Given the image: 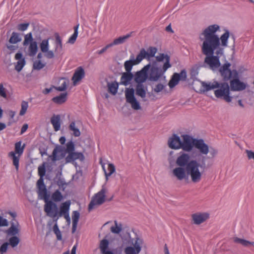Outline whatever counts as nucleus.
Returning <instances> with one entry per match:
<instances>
[{
    "instance_id": "nucleus-1",
    "label": "nucleus",
    "mask_w": 254,
    "mask_h": 254,
    "mask_svg": "<svg viewBox=\"0 0 254 254\" xmlns=\"http://www.w3.org/2000/svg\"><path fill=\"white\" fill-rule=\"evenodd\" d=\"M219 26L213 24L206 28L199 36V39L203 41L201 45L202 53L206 56L204 60V66L208 65L210 69L215 70L220 66V57L223 54V47L228 46V40L230 32L226 30L219 38L216 32L219 29Z\"/></svg>"
},
{
    "instance_id": "nucleus-2",
    "label": "nucleus",
    "mask_w": 254,
    "mask_h": 254,
    "mask_svg": "<svg viewBox=\"0 0 254 254\" xmlns=\"http://www.w3.org/2000/svg\"><path fill=\"white\" fill-rule=\"evenodd\" d=\"M176 163L180 167L186 166L187 175L190 176L192 182L198 183L201 180L202 174L199 170L200 165L195 160H190L189 154L181 152L176 159Z\"/></svg>"
},
{
    "instance_id": "nucleus-3",
    "label": "nucleus",
    "mask_w": 254,
    "mask_h": 254,
    "mask_svg": "<svg viewBox=\"0 0 254 254\" xmlns=\"http://www.w3.org/2000/svg\"><path fill=\"white\" fill-rule=\"evenodd\" d=\"M38 197L41 199H44L45 204L44 205V211L46 213L47 216H50L53 214V210L57 209V204L52 201L49 200V194H48L46 187L38 188Z\"/></svg>"
},
{
    "instance_id": "nucleus-4",
    "label": "nucleus",
    "mask_w": 254,
    "mask_h": 254,
    "mask_svg": "<svg viewBox=\"0 0 254 254\" xmlns=\"http://www.w3.org/2000/svg\"><path fill=\"white\" fill-rule=\"evenodd\" d=\"M171 65L168 63V61L165 63L163 65L162 68L157 65L156 62L153 63L152 65H150L148 75V79L151 81H157L161 77L166 71L170 67Z\"/></svg>"
},
{
    "instance_id": "nucleus-5",
    "label": "nucleus",
    "mask_w": 254,
    "mask_h": 254,
    "mask_svg": "<svg viewBox=\"0 0 254 254\" xmlns=\"http://www.w3.org/2000/svg\"><path fill=\"white\" fill-rule=\"evenodd\" d=\"M214 90V95L218 99L224 100L227 103L232 101L233 97L230 96V89L228 83L218 82V87Z\"/></svg>"
},
{
    "instance_id": "nucleus-6",
    "label": "nucleus",
    "mask_w": 254,
    "mask_h": 254,
    "mask_svg": "<svg viewBox=\"0 0 254 254\" xmlns=\"http://www.w3.org/2000/svg\"><path fill=\"white\" fill-rule=\"evenodd\" d=\"M106 193V188L102 187V189L93 196L88 205V210L89 211H91L95 206L100 205L105 201Z\"/></svg>"
},
{
    "instance_id": "nucleus-7",
    "label": "nucleus",
    "mask_w": 254,
    "mask_h": 254,
    "mask_svg": "<svg viewBox=\"0 0 254 254\" xmlns=\"http://www.w3.org/2000/svg\"><path fill=\"white\" fill-rule=\"evenodd\" d=\"M230 66L231 64L227 62L219 68V72L225 81H227L231 78L238 77V71L236 69L231 70L230 69Z\"/></svg>"
},
{
    "instance_id": "nucleus-8",
    "label": "nucleus",
    "mask_w": 254,
    "mask_h": 254,
    "mask_svg": "<svg viewBox=\"0 0 254 254\" xmlns=\"http://www.w3.org/2000/svg\"><path fill=\"white\" fill-rule=\"evenodd\" d=\"M21 41L20 34L17 32H13L8 41L6 43V47L9 54L14 53L18 49L17 43Z\"/></svg>"
},
{
    "instance_id": "nucleus-9",
    "label": "nucleus",
    "mask_w": 254,
    "mask_h": 254,
    "mask_svg": "<svg viewBox=\"0 0 254 254\" xmlns=\"http://www.w3.org/2000/svg\"><path fill=\"white\" fill-rule=\"evenodd\" d=\"M20 242V238L17 236H13L8 237V241L4 242L0 246V254H3L7 252L8 246L14 249L17 247Z\"/></svg>"
},
{
    "instance_id": "nucleus-10",
    "label": "nucleus",
    "mask_w": 254,
    "mask_h": 254,
    "mask_svg": "<svg viewBox=\"0 0 254 254\" xmlns=\"http://www.w3.org/2000/svg\"><path fill=\"white\" fill-rule=\"evenodd\" d=\"M182 138L181 149L186 152H190L194 146L196 138L188 134L182 135Z\"/></svg>"
},
{
    "instance_id": "nucleus-11",
    "label": "nucleus",
    "mask_w": 254,
    "mask_h": 254,
    "mask_svg": "<svg viewBox=\"0 0 254 254\" xmlns=\"http://www.w3.org/2000/svg\"><path fill=\"white\" fill-rule=\"evenodd\" d=\"M126 101L130 104L131 107L136 110L141 108L139 102L134 97V90L133 88H127L125 91Z\"/></svg>"
},
{
    "instance_id": "nucleus-12",
    "label": "nucleus",
    "mask_w": 254,
    "mask_h": 254,
    "mask_svg": "<svg viewBox=\"0 0 254 254\" xmlns=\"http://www.w3.org/2000/svg\"><path fill=\"white\" fill-rule=\"evenodd\" d=\"M70 205V201L69 200L62 203L60 207V211H59L58 207H57L56 210H53V214L49 216L53 218L54 219H56L57 221L59 217H61L64 213L69 212Z\"/></svg>"
},
{
    "instance_id": "nucleus-13",
    "label": "nucleus",
    "mask_w": 254,
    "mask_h": 254,
    "mask_svg": "<svg viewBox=\"0 0 254 254\" xmlns=\"http://www.w3.org/2000/svg\"><path fill=\"white\" fill-rule=\"evenodd\" d=\"M187 72L185 69H183L180 73H174L170 80L168 85L172 88L177 85L180 80L186 81L187 79Z\"/></svg>"
},
{
    "instance_id": "nucleus-14",
    "label": "nucleus",
    "mask_w": 254,
    "mask_h": 254,
    "mask_svg": "<svg viewBox=\"0 0 254 254\" xmlns=\"http://www.w3.org/2000/svg\"><path fill=\"white\" fill-rule=\"evenodd\" d=\"M150 67V64L145 65L140 70L136 72L134 75V81L137 84L143 83L148 77L147 71Z\"/></svg>"
},
{
    "instance_id": "nucleus-15",
    "label": "nucleus",
    "mask_w": 254,
    "mask_h": 254,
    "mask_svg": "<svg viewBox=\"0 0 254 254\" xmlns=\"http://www.w3.org/2000/svg\"><path fill=\"white\" fill-rule=\"evenodd\" d=\"M20 232V226L16 219L10 221V226L4 231L6 238L10 236H17Z\"/></svg>"
},
{
    "instance_id": "nucleus-16",
    "label": "nucleus",
    "mask_w": 254,
    "mask_h": 254,
    "mask_svg": "<svg viewBox=\"0 0 254 254\" xmlns=\"http://www.w3.org/2000/svg\"><path fill=\"white\" fill-rule=\"evenodd\" d=\"M230 89L232 91H242L246 89V84L241 81L239 79V73L237 77H234L230 83Z\"/></svg>"
},
{
    "instance_id": "nucleus-17",
    "label": "nucleus",
    "mask_w": 254,
    "mask_h": 254,
    "mask_svg": "<svg viewBox=\"0 0 254 254\" xmlns=\"http://www.w3.org/2000/svg\"><path fill=\"white\" fill-rule=\"evenodd\" d=\"M64 148L63 146L57 145L54 149L52 154L49 156L53 162L60 160L64 157L65 154L64 152Z\"/></svg>"
},
{
    "instance_id": "nucleus-18",
    "label": "nucleus",
    "mask_w": 254,
    "mask_h": 254,
    "mask_svg": "<svg viewBox=\"0 0 254 254\" xmlns=\"http://www.w3.org/2000/svg\"><path fill=\"white\" fill-rule=\"evenodd\" d=\"M84 158V156L82 153L73 151L68 153V155L65 157V162L66 163H73L75 160L77 159L81 161H83Z\"/></svg>"
},
{
    "instance_id": "nucleus-19",
    "label": "nucleus",
    "mask_w": 254,
    "mask_h": 254,
    "mask_svg": "<svg viewBox=\"0 0 254 254\" xmlns=\"http://www.w3.org/2000/svg\"><path fill=\"white\" fill-rule=\"evenodd\" d=\"M168 143L169 147L171 149H181V139L180 137L176 134H173L172 136L169 138Z\"/></svg>"
},
{
    "instance_id": "nucleus-20",
    "label": "nucleus",
    "mask_w": 254,
    "mask_h": 254,
    "mask_svg": "<svg viewBox=\"0 0 254 254\" xmlns=\"http://www.w3.org/2000/svg\"><path fill=\"white\" fill-rule=\"evenodd\" d=\"M194 147L202 154L207 155L209 152V146L202 139L196 138Z\"/></svg>"
},
{
    "instance_id": "nucleus-21",
    "label": "nucleus",
    "mask_w": 254,
    "mask_h": 254,
    "mask_svg": "<svg viewBox=\"0 0 254 254\" xmlns=\"http://www.w3.org/2000/svg\"><path fill=\"white\" fill-rule=\"evenodd\" d=\"M209 216V214L207 213H196L191 216L193 223L196 225L203 223L208 219Z\"/></svg>"
},
{
    "instance_id": "nucleus-22",
    "label": "nucleus",
    "mask_w": 254,
    "mask_h": 254,
    "mask_svg": "<svg viewBox=\"0 0 254 254\" xmlns=\"http://www.w3.org/2000/svg\"><path fill=\"white\" fill-rule=\"evenodd\" d=\"M173 174L178 180H183L189 175H187V168L178 166L173 170Z\"/></svg>"
},
{
    "instance_id": "nucleus-23",
    "label": "nucleus",
    "mask_w": 254,
    "mask_h": 254,
    "mask_svg": "<svg viewBox=\"0 0 254 254\" xmlns=\"http://www.w3.org/2000/svg\"><path fill=\"white\" fill-rule=\"evenodd\" d=\"M85 75V72L83 68L80 66L78 67L74 72L72 77V80L74 85H76L77 82L81 80Z\"/></svg>"
},
{
    "instance_id": "nucleus-24",
    "label": "nucleus",
    "mask_w": 254,
    "mask_h": 254,
    "mask_svg": "<svg viewBox=\"0 0 254 254\" xmlns=\"http://www.w3.org/2000/svg\"><path fill=\"white\" fill-rule=\"evenodd\" d=\"M15 59L18 60L16 63L15 69L18 71H20L25 64V60L22 58V54L21 53H17L15 55Z\"/></svg>"
},
{
    "instance_id": "nucleus-25",
    "label": "nucleus",
    "mask_w": 254,
    "mask_h": 254,
    "mask_svg": "<svg viewBox=\"0 0 254 254\" xmlns=\"http://www.w3.org/2000/svg\"><path fill=\"white\" fill-rule=\"evenodd\" d=\"M133 77V74L131 72H123L121 77L120 84L127 86L130 83Z\"/></svg>"
},
{
    "instance_id": "nucleus-26",
    "label": "nucleus",
    "mask_w": 254,
    "mask_h": 254,
    "mask_svg": "<svg viewBox=\"0 0 254 254\" xmlns=\"http://www.w3.org/2000/svg\"><path fill=\"white\" fill-rule=\"evenodd\" d=\"M147 86H145L143 83L137 84L135 88L136 94L141 97L144 98L146 97Z\"/></svg>"
},
{
    "instance_id": "nucleus-27",
    "label": "nucleus",
    "mask_w": 254,
    "mask_h": 254,
    "mask_svg": "<svg viewBox=\"0 0 254 254\" xmlns=\"http://www.w3.org/2000/svg\"><path fill=\"white\" fill-rule=\"evenodd\" d=\"M51 123L56 131L60 129L61 128V117L60 115H54L51 118Z\"/></svg>"
},
{
    "instance_id": "nucleus-28",
    "label": "nucleus",
    "mask_w": 254,
    "mask_h": 254,
    "mask_svg": "<svg viewBox=\"0 0 254 254\" xmlns=\"http://www.w3.org/2000/svg\"><path fill=\"white\" fill-rule=\"evenodd\" d=\"M132 33V32H130L126 35L119 37V38L114 39L113 42L110 43L111 45H112V47L114 45H117L125 43L127 39L131 36Z\"/></svg>"
},
{
    "instance_id": "nucleus-29",
    "label": "nucleus",
    "mask_w": 254,
    "mask_h": 254,
    "mask_svg": "<svg viewBox=\"0 0 254 254\" xmlns=\"http://www.w3.org/2000/svg\"><path fill=\"white\" fill-rule=\"evenodd\" d=\"M202 86L203 88V91L206 92L212 89H216V87H218V82L214 81L212 83L209 82L206 83L205 82H202Z\"/></svg>"
},
{
    "instance_id": "nucleus-30",
    "label": "nucleus",
    "mask_w": 254,
    "mask_h": 254,
    "mask_svg": "<svg viewBox=\"0 0 254 254\" xmlns=\"http://www.w3.org/2000/svg\"><path fill=\"white\" fill-rule=\"evenodd\" d=\"M37 51L38 45L37 42L34 41L30 43L28 48V55L30 57H34L37 54Z\"/></svg>"
},
{
    "instance_id": "nucleus-31",
    "label": "nucleus",
    "mask_w": 254,
    "mask_h": 254,
    "mask_svg": "<svg viewBox=\"0 0 254 254\" xmlns=\"http://www.w3.org/2000/svg\"><path fill=\"white\" fill-rule=\"evenodd\" d=\"M67 95V93H61L59 96H57L53 98L52 101L56 104H62L66 101Z\"/></svg>"
},
{
    "instance_id": "nucleus-32",
    "label": "nucleus",
    "mask_w": 254,
    "mask_h": 254,
    "mask_svg": "<svg viewBox=\"0 0 254 254\" xmlns=\"http://www.w3.org/2000/svg\"><path fill=\"white\" fill-rule=\"evenodd\" d=\"M141 250V246H137L133 248L132 246H128L125 249V254H139Z\"/></svg>"
},
{
    "instance_id": "nucleus-33",
    "label": "nucleus",
    "mask_w": 254,
    "mask_h": 254,
    "mask_svg": "<svg viewBox=\"0 0 254 254\" xmlns=\"http://www.w3.org/2000/svg\"><path fill=\"white\" fill-rule=\"evenodd\" d=\"M147 52L143 48L141 49L139 53L137 55L136 59L133 60L135 64H138L144 59H147Z\"/></svg>"
},
{
    "instance_id": "nucleus-34",
    "label": "nucleus",
    "mask_w": 254,
    "mask_h": 254,
    "mask_svg": "<svg viewBox=\"0 0 254 254\" xmlns=\"http://www.w3.org/2000/svg\"><path fill=\"white\" fill-rule=\"evenodd\" d=\"M52 201L54 202H60L64 199V196L59 190H56L51 195Z\"/></svg>"
},
{
    "instance_id": "nucleus-35",
    "label": "nucleus",
    "mask_w": 254,
    "mask_h": 254,
    "mask_svg": "<svg viewBox=\"0 0 254 254\" xmlns=\"http://www.w3.org/2000/svg\"><path fill=\"white\" fill-rule=\"evenodd\" d=\"M107 86L108 88V91L113 95H115L118 91L119 83L116 81L112 83L108 82Z\"/></svg>"
},
{
    "instance_id": "nucleus-36",
    "label": "nucleus",
    "mask_w": 254,
    "mask_h": 254,
    "mask_svg": "<svg viewBox=\"0 0 254 254\" xmlns=\"http://www.w3.org/2000/svg\"><path fill=\"white\" fill-rule=\"evenodd\" d=\"M8 156L12 159L13 164L15 166V168L17 171L19 169V162L20 156H16L15 153L13 151H11L8 153Z\"/></svg>"
},
{
    "instance_id": "nucleus-37",
    "label": "nucleus",
    "mask_w": 254,
    "mask_h": 254,
    "mask_svg": "<svg viewBox=\"0 0 254 254\" xmlns=\"http://www.w3.org/2000/svg\"><path fill=\"white\" fill-rule=\"evenodd\" d=\"M21 141H19L15 143V151L14 152L20 156L23 153L24 148L25 147V144H23L22 146H21Z\"/></svg>"
},
{
    "instance_id": "nucleus-38",
    "label": "nucleus",
    "mask_w": 254,
    "mask_h": 254,
    "mask_svg": "<svg viewBox=\"0 0 254 254\" xmlns=\"http://www.w3.org/2000/svg\"><path fill=\"white\" fill-rule=\"evenodd\" d=\"M103 168L107 180L108 179L109 177L111 176L112 174L115 172V167L114 164L112 163H109L108 164L107 171L105 169L104 167H103Z\"/></svg>"
},
{
    "instance_id": "nucleus-39",
    "label": "nucleus",
    "mask_w": 254,
    "mask_h": 254,
    "mask_svg": "<svg viewBox=\"0 0 254 254\" xmlns=\"http://www.w3.org/2000/svg\"><path fill=\"white\" fill-rule=\"evenodd\" d=\"M55 35L56 38L55 52H57L58 50L61 51L63 49L62 40L58 33H56Z\"/></svg>"
},
{
    "instance_id": "nucleus-40",
    "label": "nucleus",
    "mask_w": 254,
    "mask_h": 254,
    "mask_svg": "<svg viewBox=\"0 0 254 254\" xmlns=\"http://www.w3.org/2000/svg\"><path fill=\"white\" fill-rule=\"evenodd\" d=\"M234 242L236 243L241 244L245 247H249L250 245H254V242H251L249 241L235 237L234 238Z\"/></svg>"
},
{
    "instance_id": "nucleus-41",
    "label": "nucleus",
    "mask_w": 254,
    "mask_h": 254,
    "mask_svg": "<svg viewBox=\"0 0 254 254\" xmlns=\"http://www.w3.org/2000/svg\"><path fill=\"white\" fill-rule=\"evenodd\" d=\"M114 223L115 226L111 227V231L114 234H119L122 230V224L121 223L118 224L116 220L114 221Z\"/></svg>"
},
{
    "instance_id": "nucleus-42",
    "label": "nucleus",
    "mask_w": 254,
    "mask_h": 254,
    "mask_svg": "<svg viewBox=\"0 0 254 254\" xmlns=\"http://www.w3.org/2000/svg\"><path fill=\"white\" fill-rule=\"evenodd\" d=\"M78 27L79 24L74 27V33L68 39L67 43L71 44H73L75 43L78 36Z\"/></svg>"
},
{
    "instance_id": "nucleus-43",
    "label": "nucleus",
    "mask_w": 254,
    "mask_h": 254,
    "mask_svg": "<svg viewBox=\"0 0 254 254\" xmlns=\"http://www.w3.org/2000/svg\"><path fill=\"white\" fill-rule=\"evenodd\" d=\"M69 129L70 130L73 131V135L75 137H78L80 135L81 133L78 128L75 127V124L74 122H72L69 126Z\"/></svg>"
},
{
    "instance_id": "nucleus-44",
    "label": "nucleus",
    "mask_w": 254,
    "mask_h": 254,
    "mask_svg": "<svg viewBox=\"0 0 254 254\" xmlns=\"http://www.w3.org/2000/svg\"><path fill=\"white\" fill-rule=\"evenodd\" d=\"M109 241L106 239H103L102 241H101L100 244V249L102 254L108 251L107 249L109 247Z\"/></svg>"
},
{
    "instance_id": "nucleus-45",
    "label": "nucleus",
    "mask_w": 254,
    "mask_h": 254,
    "mask_svg": "<svg viewBox=\"0 0 254 254\" xmlns=\"http://www.w3.org/2000/svg\"><path fill=\"white\" fill-rule=\"evenodd\" d=\"M40 47L42 52H47L49 47V39L43 40L40 44Z\"/></svg>"
},
{
    "instance_id": "nucleus-46",
    "label": "nucleus",
    "mask_w": 254,
    "mask_h": 254,
    "mask_svg": "<svg viewBox=\"0 0 254 254\" xmlns=\"http://www.w3.org/2000/svg\"><path fill=\"white\" fill-rule=\"evenodd\" d=\"M135 64L133 60L127 61L125 62L124 66L126 72H131L132 66Z\"/></svg>"
},
{
    "instance_id": "nucleus-47",
    "label": "nucleus",
    "mask_w": 254,
    "mask_h": 254,
    "mask_svg": "<svg viewBox=\"0 0 254 254\" xmlns=\"http://www.w3.org/2000/svg\"><path fill=\"white\" fill-rule=\"evenodd\" d=\"M34 41H35L33 40L32 34L31 32H30L25 35L23 45L24 46H27L32 42Z\"/></svg>"
},
{
    "instance_id": "nucleus-48",
    "label": "nucleus",
    "mask_w": 254,
    "mask_h": 254,
    "mask_svg": "<svg viewBox=\"0 0 254 254\" xmlns=\"http://www.w3.org/2000/svg\"><path fill=\"white\" fill-rule=\"evenodd\" d=\"M156 59L157 62H162L164 60H165V62L168 61V63H170V57L168 55H165L164 54H160L159 55L156 57Z\"/></svg>"
},
{
    "instance_id": "nucleus-49",
    "label": "nucleus",
    "mask_w": 254,
    "mask_h": 254,
    "mask_svg": "<svg viewBox=\"0 0 254 254\" xmlns=\"http://www.w3.org/2000/svg\"><path fill=\"white\" fill-rule=\"evenodd\" d=\"M75 150V145L73 142L71 140L68 141L66 144V149L65 151L69 153V152H71L74 151Z\"/></svg>"
},
{
    "instance_id": "nucleus-50",
    "label": "nucleus",
    "mask_w": 254,
    "mask_h": 254,
    "mask_svg": "<svg viewBox=\"0 0 254 254\" xmlns=\"http://www.w3.org/2000/svg\"><path fill=\"white\" fill-rule=\"evenodd\" d=\"M147 59H149L150 57L155 56V54L157 53V49L154 47H150L148 50Z\"/></svg>"
},
{
    "instance_id": "nucleus-51",
    "label": "nucleus",
    "mask_w": 254,
    "mask_h": 254,
    "mask_svg": "<svg viewBox=\"0 0 254 254\" xmlns=\"http://www.w3.org/2000/svg\"><path fill=\"white\" fill-rule=\"evenodd\" d=\"M28 107V102L25 101H23L21 103V109L20 111L19 115L20 116H23L26 113Z\"/></svg>"
},
{
    "instance_id": "nucleus-52",
    "label": "nucleus",
    "mask_w": 254,
    "mask_h": 254,
    "mask_svg": "<svg viewBox=\"0 0 254 254\" xmlns=\"http://www.w3.org/2000/svg\"><path fill=\"white\" fill-rule=\"evenodd\" d=\"M38 175L40 177L43 178L46 174L45 163H44L42 165L40 166L38 168Z\"/></svg>"
},
{
    "instance_id": "nucleus-53",
    "label": "nucleus",
    "mask_w": 254,
    "mask_h": 254,
    "mask_svg": "<svg viewBox=\"0 0 254 254\" xmlns=\"http://www.w3.org/2000/svg\"><path fill=\"white\" fill-rule=\"evenodd\" d=\"M45 66V64H43L41 61H36L33 64V68L36 70H40L44 68Z\"/></svg>"
},
{
    "instance_id": "nucleus-54",
    "label": "nucleus",
    "mask_w": 254,
    "mask_h": 254,
    "mask_svg": "<svg viewBox=\"0 0 254 254\" xmlns=\"http://www.w3.org/2000/svg\"><path fill=\"white\" fill-rule=\"evenodd\" d=\"M53 231L57 236V239L62 240V234L57 223L53 227Z\"/></svg>"
},
{
    "instance_id": "nucleus-55",
    "label": "nucleus",
    "mask_w": 254,
    "mask_h": 254,
    "mask_svg": "<svg viewBox=\"0 0 254 254\" xmlns=\"http://www.w3.org/2000/svg\"><path fill=\"white\" fill-rule=\"evenodd\" d=\"M79 217V212L77 211H73L72 214V223H78Z\"/></svg>"
},
{
    "instance_id": "nucleus-56",
    "label": "nucleus",
    "mask_w": 254,
    "mask_h": 254,
    "mask_svg": "<svg viewBox=\"0 0 254 254\" xmlns=\"http://www.w3.org/2000/svg\"><path fill=\"white\" fill-rule=\"evenodd\" d=\"M29 25V23H21L18 25L17 29L19 31H25Z\"/></svg>"
},
{
    "instance_id": "nucleus-57",
    "label": "nucleus",
    "mask_w": 254,
    "mask_h": 254,
    "mask_svg": "<svg viewBox=\"0 0 254 254\" xmlns=\"http://www.w3.org/2000/svg\"><path fill=\"white\" fill-rule=\"evenodd\" d=\"M0 96L4 98H6L7 97L6 89L4 88L2 83H0Z\"/></svg>"
},
{
    "instance_id": "nucleus-58",
    "label": "nucleus",
    "mask_w": 254,
    "mask_h": 254,
    "mask_svg": "<svg viewBox=\"0 0 254 254\" xmlns=\"http://www.w3.org/2000/svg\"><path fill=\"white\" fill-rule=\"evenodd\" d=\"M164 86L161 83L157 84L155 87L153 89V90L156 93H159L161 92L164 88Z\"/></svg>"
},
{
    "instance_id": "nucleus-59",
    "label": "nucleus",
    "mask_w": 254,
    "mask_h": 254,
    "mask_svg": "<svg viewBox=\"0 0 254 254\" xmlns=\"http://www.w3.org/2000/svg\"><path fill=\"white\" fill-rule=\"evenodd\" d=\"M67 87V82L66 81H64V82L61 84L60 86L56 87V89L60 91H63L66 89Z\"/></svg>"
},
{
    "instance_id": "nucleus-60",
    "label": "nucleus",
    "mask_w": 254,
    "mask_h": 254,
    "mask_svg": "<svg viewBox=\"0 0 254 254\" xmlns=\"http://www.w3.org/2000/svg\"><path fill=\"white\" fill-rule=\"evenodd\" d=\"M209 152L210 153V154L211 155L212 157L214 158L218 154V150L212 147H210V148L209 147Z\"/></svg>"
},
{
    "instance_id": "nucleus-61",
    "label": "nucleus",
    "mask_w": 254,
    "mask_h": 254,
    "mask_svg": "<svg viewBox=\"0 0 254 254\" xmlns=\"http://www.w3.org/2000/svg\"><path fill=\"white\" fill-rule=\"evenodd\" d=\"M8 225V222L7 220L0 216V227L7 226Z\"/></svg>"
},
{
    "instance_id": "nucleus-62",
    "label": "nucleus",
    "mask_w": 254,
    "mask_h": 254,
    "mask_svg": "<svg viewBox=\"0 0 254 254\" xmlns=\"http://www.w3.org/2000/svg\"><path fill=\"white\" fill-rule=\"evenodd\" d=\"M111 47H112V45H111V44L110 43V44L107 45L105 47H104L103 48H102L100 50L97 51V53L99 55H101V54H103L104 52H105L108 49H109V48H111Z\"/></svg>"
},
{
    "instance_id": "nucleus-63",
    "label": "nucleus",
    "mask_w": 254,
    "mask_h": 254,
    "mask_svg": "<svg viewBox=\"0 0 254 254\" xmlns=\"http://www.w3.org/2000/svg\"><path fill=\"white\" fill-rule=\"evenodd\" d=\"M57 184L59 186L60 188H63V190H64V186L66 185L64 181L61 178H59L57 182Z\"/></svg>"
},
{
    "instance_id": "nucleus-64",
    "label": "nucleus",
    "mask_w": 254,
    "mask_h": 254,
    "mask_svg": "<svg viewBox=\"0 0 254 254\" xmlns=\"http://www.w3.org/2000/svg\"><path fill=\"white\" fill-rule=\"evenodd\" d=\"M142 243L143 241L142 239L136 237L133 247L136 248L137 246H141V245H142Z\"/></svg>"
}]
</instances>
